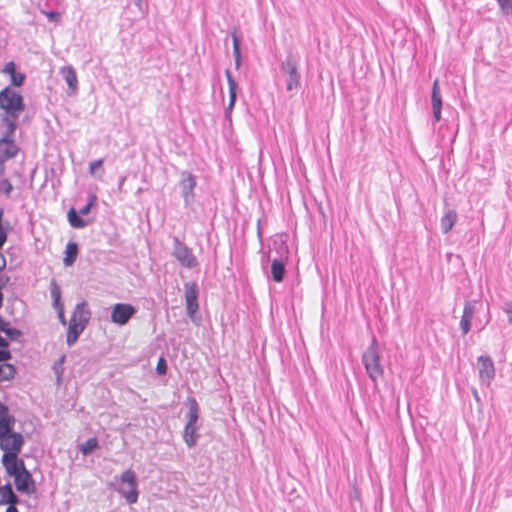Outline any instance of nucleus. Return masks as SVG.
<instances>
[{
  "mask_svg": "<svg viewBox=\"0 0 512 512\" xmlns=\"http://www.w3.org/2000/svg\"><path fill=\"white\" fill-rule=\"evenodd\" d=\"M14 418L5 415L0 416V447L4 451L2 463L4 466L14 467L16 461L20 460L18 454L23 445V437L12 431Z\"/></svg>",
  "mask_w": 512,
  "mask_h": 512,
  "instance_id": "1",
  "label": "nucleus"
},
{
  "mask_svg": "<svg viewBox=\"0 0 512 512\" xmlns=\"http://www.w3.org/2000/svg\"><path fill=\"white\" fill-rule=\"evenodd\" d=\"M0 109L3 110L2 122L8 129V135L14 134L17 121L25 109L23 96L11 87L0 92Z\"/></svg>",
  "mask_w": 512,
  "mask_h": 512,
  "instance_id": "2",
  "label": "nucleus"
},
{
  "mask_svg": "<svg viewBox=\"0 0 512 512\" xmlns=\"http://www.w3.org/2000/svg\"><path fill=\"white\" fill-rule=\"evenodd\" d=\"M91 312L87 307L86 302H81L75 307L68 326L67 344L72 345L77 340L80 334L85 330L89 323Z\"/></svg>",
  "mask_w": 512,
  "mask_h": 512,
  "instance_id": "3",
  "label": "nucleus"
},
{
  "mask_svg": "<svg viewBox=\"0 0 512 512\" xmlns=\"http://www.w3.org/2000/svg\"><path fill=\"white\" fill-rule=\"evenodd\" d=\"M380 360L379 347L376 339H373L371 345L363 353L362 362L369 378L375 383L384 375Z\"/></svg>",
  "mask_w": 512,
  "mask_h": 512,
  "instance_id": "4",
  "label": "nucleus"
},
{
  "mask_svg": "<svg viewBox=\"0 0 512 512\" xmlns=\"http://www.w3.org/2000/svg\"><path fill=\"white\" fill-rule=\"evenodd\" d=\"M119 481L120 486L118 488V492L120 495L129 504L136 503L139 496L136 473L132 469H127L121 473Z\"/></svg>",
  "mask_w": 512,
  "mask_h": 512,
  "instance_id": "5",
  "label": "nucleus"
},
{
  "mask_svg": "<svg viewBox=\"0 0 512 512\" xmlns=\"http://www.w3.org/2000/svg\"><path fill=\"white\" fill-rule=\"evenodd\" d=\"M7 473L14 478V484L19 492L33 491V480L26 470L23 460L16 461L14 467L4 466Z\"/></svg>",
  "mask_w": 512,
  "mask_h": 512,
  "instance_id": "6",
  "label": "nucleus"
},
{
  "mask_svg": "<svg viewBox=\"0 0 512 512\" xmlns=\"http://www.w3.org/2000/svg\"><path fill=\"white\" fill-rule=\"evenodd\" d=\"M173 256L185 268H195L198 266V260L192 250L178 238L173 240Z\"/></svg>",
  "mask_w": 512,
  "mask_h": 512,
  "instance_id": "7",
  "label": "nucleus"
},
{
  "mask_svg": "<svg viewBox=\"0 0 512 512\" xmlns=\"http://www.w3.org/2000/svg\"><path fill=\"white\" fill-rule=\"evenodd\" d=\"M281 69L287 75L286 90L288 92H292L294 90H297L300 87V85H301V77H300V74L298 72L297 62L293 58L288 57L281 64Z\"/></svg>",
  "mask_w": 512,
  "mask_h": 512,
  "instance_id": "8",
  "label": "nucleus"
},
{
  "mask_svg": "<svg viewBox=\"0 0 512 512\" xmlns=\"http://www.w3.org/2000/svg\"><path fill=\"white\" fill-rule=\"evenodd\" d=\"M136 314V308L128 303H116L111 309V321L119 326L126 325Z\"/></svg>",
  "mask_w": 512,
  "mask_h": 512,
  "instance_id": "9",
  "label": "nucleus"
},
{
  "mask_svg": "<svg viewBox=\"0 0 512 512\" xmlns=\"http://www.w3.org/2000/svg\"><path fill=\"white\" fill-rule=\"evenodd\" d=\"M185 289V302L187 314L193 318L198 311V286L195 282H187L184 285Z\"/></svg>",
  "mask_w": 512,
  "mask_h": 512,
  "instance_id": "10",
  "label": "nucleus"
},
{
  "mask_svg": "<svg viewBox=\"0 0 512 512\" xmlns=\"http://www.w3.org/2000/svg\"><path fill=\"white\" fill-rule=\"evenodd\" d=\"M13 134L8 135V129L2 139H0V164L13 158L18 153V147L12 140Z\"/></svg>",
  "mask_w": 512,
  "mask_h": 512,
  "instance_id": "11",
  "label": "nucleus"
},
{
  "mask_svg": "<svg viewBox=\"0 0 512 512\" xmlns=\"http://www.w3.org/2000/svg\"><path fill=\"white\" fill-rule=\"evenodd\" d=\"M477 367L479 372V378L490 384L495 376V367L492 359L489 356H480L477 359Z\"/></svg>",
  "mask_w": 512,
  "mask_h": 512,
  "instance_id": "12",
  "label": "nucleus"
},
{
  "mask_svg": "<svg viewBox=\"0 0 512 512\" xmlns=\"http://www.w3.org/2000/svg\"><path fill=\"white\" fill-rule=\"evenodd\" d=\"M60 72L71 92L75 93L78 89V79L75 69L72 66H65Z\"/></svg>",
  "mask_w": 512,
  "mask_h": 512,
  "instance_id": "13",
  "label": "nucleus"
},
{
  "mask_svg": "<svg viewBox=\"0 0 512 512\" xmlns=\"http://www.w3.org/2000/svg\"><path fill=\"white\" fill-rule=\"evenodd\" d=\"M225 76L227 78L228 87H229V103L227 106V112L231 113V111L235 105V101H236V97H237V83L233 79L231 71L229 69H227L225 71Z\"/></svg>",
  "mask_w": 512,
  "mask_h": 512,
  "instance_id": "14",
  "label": "nucleus"
},
{
  "mask_svg": "<svg viewBox=\"0 0 512 512\" xmlns=\"http://www.w3.org/2000/svg\"><path fill=\"white\" fill-rule=\"evenodd\" d=\"M473 316L474 307L470 303H467L464 306L463 315L460 321V327L464 335H466L470 331Z\"/></svg>",
  "mask_w": 512,
  "mask_h": 512,
  "instance_id": "15",
  "label": "nucleus"
},
{
  "mask_svg": "<svg viewBox=\"0 0 512 512\" xmlns=\"http://www.w3.org/2000/svg\"><path fill=\"white\" fill-rule=\"evenodd\" d=\"M285 272V264L281 260L275 259L271 265L273 280L277 283L282 282L285 276Z\"/></svg>",
  "mask_w": 512,
  "mask_h": 512,
  "instance_id": "16",
  "label": "nucleus"
},
{
  "mask_svg": "<svg viewBox=\"0 0 512 512\" xmlns=\"http://www.w3.org/2000/svg\"><path fill=\"white\" fill-rule=\"evenodd\" d=\"M187 405H188V423L187 424H197L198 418H199V406L197 401L189 397L187 399Z\"/></svg>",
  "mask_w": 512,
  "mask_h": 512,
  "instance_id": "17",
  "label": "nucleus"
},
{
  "mask_svg": "<svg viewBox=\"0 0 512 512\" xmlns=\"http://www.w3.org/2000/svg\"><path fill=\"white\" fill-rule=\"evenodd\" d=\"M198 439L197 424H186L184 429V440L189 447H193Z\"/></svg>",
  "mask_w": 512,
  "mask_h": 512,
  "instance_id": "18",
  "label": "nucleus"
},
{
  "mask_svg": "<svg viewBox=\"0 0 512 512\" xmlns=\"http://www.w3.org/2000/svg\"><path fill=\"white\" fill-rule=\"evenodd\" d=\"M78 255V245L75 242H69L65 249L64 264L65 266H71Z\"/></svg>",
  "mask_w": 512,
  "mask_h": 512,
  "instance_id": "19",
  "label": "nucleus"
},
{
  "mask_svg": "<svg viewBox=\"0 0 512 512\" xmlns=\"http://www.w3.org/2000/svg\"><path fill=\"white\" fill-rule=\"evenodd\" d=\"M17 497L14 494L12 487L10 485H6L0 489V504H16Z\"/></svg>",
  "mask_w": 512,
  "mask_h": 512,
  "instance_id": "20",
  "label": "nucleus"
},
{
  "mask_svg": "<svg viewBox=\"0 0 512 512\" xmlns=\"http://www.w3.org/2000/svg\"><path fill=\"white\" fill-rule=\"evenodd\" d=\"M457 221V214L455 211L450 210L441 218V229L443 233H448Z\"/></svg>",
  "mask_w": 512,
  "mask_h": 512,
  "instance_id": "21",
  "label": "nucleus"
},
{
  "mask_svg": "<svg viewBox=\"0 0 512 512\" xmlns=\"http://www.w3.org/2000/svg\"><path fill=\"white\" fill-rule=\"evenodd\" d=\"M15 374L16 369L12 364L0 363V382L13 379Z\"/></svg>",
  "mask_w": 512,
  "mask_h": 512,
  "instance_id": "22",
  "label": "nucleus"
},
{
  "mask_svg": "<svg viewBox=\"0 0 512 512\" xmlns=\"http://www.w3.org/2000/svg\"><path fill=\"white\" fill-rule=\"evenodd\" d=\"M67 216H68V221L73 228H83L87 225V223L82 218H80L78 216V214L74 208H70Z\"/></svg>",
  "mask_w": 512,
  "mask_h": 512,
  "instance_id": "23",
  "label": "nucleus"
},
{
  "mask_svg": "<svg viewBox=\"0 0 512 512\" xmlns=\"http://www.w3.org/2000/svg\"><path fill=\"white\" fill-rule=\"evenodd\" d=\"M0 332H4L11 340H17L21 333L15 328H10L9 324L0 318Z\"/></svg>",
  "mask_w": 512,
  "mask_h": 512,
  "instance_id": "24",
  "label": "nucleus"
},
{
  "mask_svg": "<svg viewBox=\"0 0 512 512\" xmlns=\"http://www.w3.org/2000/svg\"><path fill=\"white\" fill-rule=\"evenodd\" d=\"M432 108L433 114L436 121L441 119V108H442V99L441 95H432Z\"/></svg>",
  "mask_w": 512,
  "mask_h": 512,
  "instance_id": "25",
  "label": "nucleus"
},
{
  "mask_svg": "<svg viewBox=\"0 0 512 512\" xmlns=\"http://www.w3.org/2000/svg\"><path fill=\"white\" fill-rule=\"evenodd\" d=\"M50 294L54 302V306L58 307L60 304L61 298V289L55 280H52L50 283Z\"/></svg>",
  "mask_w": 512,
  "mask_h": 512,
  "instance_id": "26",
  "label": "nucleus"
},
{
  "mask_svg": "<svg viewBox=\"0 0 512 512\" xmlns=\"http://www.w3.org/2000/svg\"><path fill=\"white\" fill-rule=\"evenodd\" d=\"M97 447H98V441L95 437H93V438L88 439L85 443H83L80 447V450L84 455H88Z\"/></svg>",
  "mask_w": 512,
  "mask_h": 512,
  "instance_id": "27",
  "label": "nucleus"
},
{
  "mask_svg": "<svg viewBox=\"0 0 512 512\" xmlns=\"http://www.w3.org/2000/svg\"><path fill=\"white\" fill-rule=\"evenodd\" d=\"M96 199L97 198L94 194L90 195L88 203L80 209L79 213L82 215H87L91 208L94 206Z\"/></svg>",
  "mask_w": 512,
  "mask_h": 512,
  "instance_id": "28",
  "label": "nucleus"
},
{
  "mask_svg": "<svg viewBox=\"0 0 512 512\" xmlns=\"http://www.w3.org/2000/svg\"><path fill=\"white\" fill-rule=\"evenodd\" d=\"M196 185V181L193 175L187 174V177L183 180V186L185 189H187L189 192H192Z\"/></svg>",
  "mask_w": 512,
  "mask_h": 512,
  "instance_id": "29",
  "label": "nucleus"
},
{
  "mask_svg": "<svg viewBox=\"0 0 512 512\" xmlns=\"http://www.w3.org/2000/svg\"><path fill=\"white\" fill-rule=\"evenodd\" d=\"M3 210L0 209V249L7 241V232L2 225Z\"/></svg>",
  "mask_w": 512,
  "mask_h": 512,
  "instance_id": "30",
  "label": "nucleus"
},
{
  "mask_svg": "<svg viewBox=\"0 0 512 512\" xmlns=\"http://www.w3.org/2000/svg\"><path fill=\"white\" fill-rule=\"evenodd\" d=\"M504 13H512V0H497Z\"/></svg>",
  "mask_w": 512,
  "mask_h": 512,
  "instance_id": "31",
  "label": "nucleus"
},
{
  "mask_svg": "<svg viewBox=\"0 0 512 512\" xmlns=\"http://www.w3.org/2000/svg\"><path fill=\"white\" fill-rule=\"evenodd\" d=\"M233 51H234V54H235V57H236L237 65H239V60H240V44H239V40H238L237 36L234 35V34H233Z\"/></svg>",
  "mask_w": 512,
  "mask_h": 512,
  "instance_id": "32",
  "label": "nucleus"
},
{
  "mask_svg": "<svg viewBox=\"0 0 512 512\" xmlns=\"http://www.w3.org/2000/svg\"><path fill=\"white\" fill-rule=\"evenodd\" d=\"M25 76L22 73L16 72L11 76V82L16 86L20 87L24 82Z\"/></svg>",
  "mask_w": 512,
  "mask_h": 512,
  "instance_id": "33",
  "label": "nucleus"
},
{
  "mask_svg": "<svg viewBox=\"0 0 512 512\" xmlns=\"http://www.w3.org/2000/svg\"><path fill=\"white\" fill-rule=\"evenodd\" d=\"M0 191L5 193L6 195H9L12 191V184L9 180L4 179L0 181Z\"/></svg>",
  "mask_w": 512,
  "mask_h": 512,
  "instance_id": "34",
  "label": "nucleus"
},
{
  "mask_svg": "<svg viewBox=\"0 0 512 512\" xmlns=\"http://www.w3.org/2000/svg\"><path fill=\"white\" fill-rule=\"evenodd\" d=\"M156 370L159 374L163 375L167 371L166 361L163 357L158 359Z\"/></svg>",
  "mask_w": 512,
  "mask_h": 512,
  "instance_id": "35",
  "label": "nucleus"
},
{
  "mask_svg": "<svg viewBox=\"0 0 512 512\" xmlns=\"http://www.w3.org/2000/svg\"><path fill=\"white\" fill-rule=\"evenodd\" d=\"M102 164H103V159H98L96 161L91 162L89 165V172L92 175H94L96 170L101 168Z\"/></svg>",
  "mask_w": 512,
  "mask_h": 512,
  "instance_id": "36",
  "label": "nucleus"
},
{
  "mask_svg": "<svg viewBox=\"0 0 512 512\" xmlns=\"http://www.w3.org/2000/svg\"><path fill=\"white\" fill-rule=\"evenodd\" d=\"M4 73L10 75V77L16 73V66L13 62H8L3 69Z\"/></svg>",
  "mask_w": 512,
  "mask_h": 512,
  "instance_id": "37",
  "label": "nucleus"
},
{
  "mask_svg": "<svg viewBox=\"0 0 512 512\" xmlns=\"http://www.w3.org/2000/svg\"><path fill=\"white\" fill-rule=\"evenodd\" d=\"M43 13L46 15V17L48 19H50L52 21L58 22L61 19V14L58 12H43Z\"/></svg>",
  "mask_w": 512,
  "mask_h": 512,
  "instance_id": "38",
  "label": "nucleus"
},
{
  "mask_svg": "<svg viewBox=\"0 0 512 512\" xmlns=\"http://www.w3.org/2000/svg\"><path fill=\"white\" fill-rule=\"evenodd\" d=\"M11 358V353L7 349H0V362L7 361Z\"/></svg>",
  "mask_w": 512,
  "mask_h": 512,
  "instance_id": "39",
  "label": "nucleus"
},
{
  "mask_svg": "<svg viewBox=\"0 0 512 512\" xmlns=\"http://www.w3.org/2000/svg\"><path fill=\"white\" fill-rule=\"evenodd\" d=\"M505 313L508 317L509 322H512V302L506 304Z\"/></svg>",
  "mask_w": 512,
  "mask_h": 512,
  "instance_id": "40",
  "label": "nucleus"
},
{
  "mask_svg": "<svg viewBox=\"0 0 512 512\" xmlns=\"http://www.w3.org/2000/svg\"><path fill=\"white\" fill-rule=\"evenodd\" d=\"M432 95H440L439 81L436 79L433 83Z\"/></svg>",
  "mask_w": 512,
  "mask_h": 512,
  "instance_id": "41",
  "label": "nucleus"
},
{
  "mask_svg": "<svg viewBox=\"0 0 512 512\" xmlns=\"http://www.w3.org/2000/svg\"><path fill=\"white\" fill-rule=\"evenodd\" d=\"M58 316H59L60 321L63 324H65L66 323V318H65V315H64V310H63V306L62 305H59Z\"/></svg>",
  "mask_w": 512,
  "mask_h": 512,
  "instance_id": "42",
  "label": "nucleus"
},
{
  "mask_svg": "<svg viewBox=\"0 0 512 512\" xmlns=\"http://www.w3.org/2000/svg\"><path fill=\"white\" fill-rule=\"evenodd\" d=\"M8 345V341L0 336V349H7Z\"/></svg>",
  "mask_w": 512,
  "mask_h": 512,
  "instance_id": "43",
  "label": "nucleus"
},
{
  "mask_svg": "<svg viewBox=\"0 0 512 512\" xmlns=\"http://www.w3.org/2000/svg\"><path fill=\"white\" fill-rule=\"evenodd\" d=\"M6 512H18L16 504L8 505Z\"/></svg>",
  "mask_w": 512,
  "mask_h": 512,
  "instance_id": "44",
  "label": "nucleus"
},
{
  "mask_svg": "<svg viewBox=\"0 0 512 512\" xmlns=\"http://www.w3.org/2000/svg\"><path fill=\"white\" fill-rule=\"evenodd\" d=\"M141 2H142V0H135L136 5L139 6V7L141 5Z\"/></svg>",
  "mask_w": 512,
  "mask_h": 512,
  "instance_id": "45",
  "label": "nucleus"
},
{
  "mask_svg": "<svg viewBox=\"0 0 512 512\" xmlns=\"http://www.w3.org/2000/svg\"><path fill=\"white\" fill-rule=\"evenodd\" d=\"M64 361V356L61 357L60 364Z\"/></svg>",
  "mask_w": 512,
  "mask_h": 512,
  "instance_id": "46",
  "label": "nucleus"
}]
</instances>
